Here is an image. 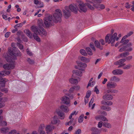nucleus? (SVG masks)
<instances>
[{
	"instance_id": "f257e3e1",
	"label": "nucleus",
	"mask_w": 134,
	"mask_h": 134,
	"mask_svg": "<svg viewBox=\"0 0 134 134\" xmlns=\"http://www.w3.org/2000/svg\"><path fill=\"white\" fill-rule=\"evenodd\" d=\"M100 1L99 0H91V1L88 0L87 1L86 4L88 8L92 10H93L94 8L91 4L99 10L104 9L105 8L104 5L97 3L100 2Z\"/></svg>"
},
{
	"instance_id": "f03ea898",
	"label": "nucleus",
	"mask_w": 134,
	"mask_h": 134,
	"mask_svg": "<svg viewBox=\"0 0 134 134\" xmlns=\"http://www.w3.org/2000/svg\"><path fill=\"white\" fill-rule=\"evenodd\" d=\"M62 16V14L61 10L57 9L56 10V12L53 14L52 18L54 22L57 23L58 22L60 21Z\"/></svg>"
},
{
	"instance_id": "7ed1b4c3",
	"label": "nucleus",
	"mask_w": 134,
	"mask_h": 134,
	"mask_svg": "<svg viewBox=\"0 0 134 134\" xmlns=\"http://www.w3.org/2000/svg\"><path fill=\"white\" fill-rule=\"evenodd\" d=\"M117 35V33H115L113 35H111L109 38L110 34H107L105 37V42H108V43H111V45L113 46V44L115 41Z\"/></svg>"
},
{
	"instance_id": "20e7f679",
	"label": "nucleus",
	"mask_w": 134,
	"mask_h": 134,
	"mask_svg": "<svg viewBox=\"0 0 134 134\" xmlns=\"http://www.w3.org/2000/svg\"><path fill=\"white\" fill-rule=\"evenodd\" d=\"M44 24L45 26L47 27H49L50 25H52L53 20L52 16L49 15L45 17L44 19Z\"/></svg>"
},
{
	"instance_id": "39448f33",
	"label": "nucleus",
	"mask_w": 134,
	"mask_h": 134,
	"mask_svg": "<svg viewBox=\"0 0 134 134\" xmlns=\"http://www.w3.org/2000/svg\"><path fill=\"white\" fill-rule=\"evenodd\" d=\"M65 10H63V12L64 14V15L65 18H68L70 15L71 12L70 10L68 7H65Z\"/></svg>"
},
{
	"instance_id": "423d86ee",
	"label": "nucleus",
	"mask_w": 134,
	"mask_h": 134,
	"mask_svg": "<svg viewBox=\"0 0 134 134\" xmlns=\"http://www.w3.org/2000/svg\"><path fill=\"white\" fill-rule=\"evenodd\" d=\"M51 122L52 124L53 125H59L60 122V121L56 116H54L52 118Z\"/></svg>"
},
{
	"instance_id": "0eeeda50",
	"label": "nucleus",
	"mask_w": 134,
	"mask_h": 134,
	"mask_svg": "<svg viewBox=\"0 0 134 134\" xmlns=\"http://www.w3.org/2000/svg\"><path fill=\"white\" fill-rule=\"evenodd\" d=\"M117 86L116 84L111 81H108L107 85V87L108 89L114 88Z\"/></svg>"
},
{
	"instance_id": "6e6552de",
	"label": "nucleus",
	"mask_w": 134,
	"mask_h": 134,
	"mask_svg": "<svg viewBox=\"0 0 134 134\" xmlns=\"http://www.w3.org/2000/svg\"><path fill=\"white\" fill-rule=\"evenodd\" d=\"M81 78L79 77H77V79H75L73 78H70L69 79V81L70 83L73 84H77L80 81Z\"/></svg>"
},
{
	"instance_id": "1a4fd4ad",
	"label": "nucleus",
	"mask_w": 134,
	"mask_h": 134,
	"mask_svg": "<svg viewBox=\"0 0 134 134\" xmlns=\"http://www.w3.org/2000/svg\"><path fill=\"white\" fill-rule=\"evenodd\" d=\"M61 99L63 103L66 105H69V106L70 105V99L68 97L66 96H64L62 97Z\"/></svg>"
},
{
	"instance_id": "9d476101",
	"label": "nucleus",
	"mask_w": 134,
	"mask_h": 134,
	"mask_svg": "<svg viewBox=\"0 0 134 134\" xmlns=\"http://www.w3.org/2000/svg\"><path fill=\"white\" fill-rule=\"evenodd\" d=\"M10 54L12 55H13L15 57L20 56L21 53L20 51L17 49L15 48V49H13L12 51L10 52Z\"/></svg>"
},
{
	"instance_id": "9b49d317",
	"label": "nucleus",
	"mask_w": 134,
	"mask_h": 134,
	"mask_svg": "<svg viewBox=\"0 0 134 134\" xmlns=\"http://www.w3.org/2000/svg\"><path fill=\"white\" fill-rule=\"evenodd\" d=\"M3 68L5 69L9 70L12 69L14 67V64H4L3 66Z\"/></svg>"
},
{
	"instance_id": "f8f14e48",
	"label": "nucleus",
	"mask_w": 134,
	"mask_h": 134,
	"mask_svg": "<svg viewBox=\"0 0 134 134\" xmlns=\"http://www.w3.org/2000/svg\"><path fill=\"white\" fill-rule=\"evenodd\" d=\"M45 129L46 133L47 134H50V132L52 131L54 129V126L48 125L46 126Z\"/></svg>"
},
{
	"instance_id": "ddd939ff",
	"label": "nucleus",
	"mask_w": 134,
	"mask_h": 134,
	"mask_svg": "<svg viewBox=\"0 0 134 134\" xmlns=\"http://www.w3.org/2000/svg\"><path fill=\"white\" fill-rule=\"evenodd\" d=\"M68 7L69 9H70L72 12L76 14L77 13L78 8L76 5H70Z\"/></svg>"
},
{
	"instance_id": "4468645a",
	"label": "nucleus",
	"mask_w": 134,
	"mask_h": 134,
	"mask_svg": "<svg viewBox=\"0 0 134 134\" xmlns=\"http://www.w3.org/2000/svg\"><path fill=\"white\" fill-rule=\"evenodd\" d=\"M31 29L35 35H38V34L40 28H38L37 26H32L31 27Z\"/></svg>"
},
{
	"instance_id": "2eb2a0df",
	"label": "nucleus",
	"mask_w": 134,
	"mask_h": 134,
	"mask_svg": "<svg viewBox=\"0 0 134 134\" xmlns=\"http://www.w3.org/2000/svg\"><path fill=\"white\" fill-rule=\"evenodd\" d=\"M79 7L81 10L83 12H86L87 9L85 7V5L83 3H81L79 5Z\"/></svg>"
},
{
	"instance_id": "dca6fc26",
	"label": "nucleus",
	"mask_w": 134,
	"mask_h": 134,
	"mask_svg": "<svg viewBox=\"0 0 134 134\" xmlns=\"http://www.w3.org/2000/svg\"><path fill=\"white\" fill-rule=\"evenodd\" d=\"M95 119L99 121H106L107 120L106 118L102 115H98L96 116L95 117Z\"/></svg>"
},
{
	"instance_id": "f3484780",
	"label": "nucleus",
	"mask_w": 134,
	"mask_h": 134,
	"mask_svg": "<svg viewBox=\"0 0 134 134\" xmlns=\"http://www.w3.org/2000/svg\"><path fill=\"white\" fill-rule=\"evenodd\" d=\"M56 112L58 115L59 116L60 118L61 119H64L65 117V114L62 112V111L59 109L56 110Z\"/></svg>"
},
{
	"instance_id": "a211bd4d",
	"label": "nucleus",
	"mask_w": 134,
	"mask_h": 134,
	"mask_svg": "<svg viewBox=\"0 0 134 134\" xmlns=\"http://www.w3.org/2000/svg\"><path fill=\"white\" fill-rule=\"evenodd\" d=\"M112 72L114 75H120L123 73V71L120 69H117L113 70Z\"/></svg>"
},
{
	"instance_id": "6ab92c4d",
	"label": "nucleus",
	"mask_w": 134,
	"mask_h": 134,
	"mask_svg": "<svg viewBox=\"0 0 134 134\" xmlns=\"http://www.w3.org/2000/svg\"><path fill=\"white\" fill-rule=\"evenodd\" d=\"M38 34L41 36H45L47 35V33L43 28H41L40 29Z\"/></svg>"
},
{
	"instance_id": "aec40b11",
	"label": "nucleus",
	"mask_w": 134,
	"mask_h": 134,
	"mask_svg": "<svg viewBox=\"0 0 134 134\" xmlns=\"http://www.w3.org/2000/svg\"><path fill=\"white\" fill-rule=\"evenodd\" d=\"M103 98L104 100H111L113 98V97L111 95L108 94H106L103 96Z\"/></svg>"
},
{
	"instance_id": "412c9836",
	"label": "nucleus",
	"mask_w": 134,
	"mask_h": 134,
	"mask_svg": "<svg viewBox=\"0 0 134 134\" xmlns=\"http://www.w3.org/2000/svg\"><path fill=\"white\" fill-rule=\"evenodd\" d=\"M45 128V125L43 124H41L39 126L37 130L38 132L45 131L44 130Z\"/></svg>"
},
{
	"instance_id": "4be33fe9",
	"label": "nucleus",
	"mask_w": 134,
	"mask_h": 134,
	"mask_svg": "<svg viewBox=\"0 0 134 134\" xmlns=\"http://www.w3.org/2000/svg\"><path fill=\"white\" fill-rule=\"evenodd\" d=\"M126 59H121L115 62L114 64L115 65H120L121 64H123L126 61Z\"/></svg>"
},
{
	"instance_id": "5701e85b",
	"label": "nucleus",
	"mask_w": 134,
	"mask_h": 134,
	"mask_svg": "<svg viewBox=\"0 0 134 134\" xmlns=\"http://www.w3.org/2000/svg\"><path fill=\"white\" fill-rule=\"evenodd\" d=\"M132 44L131 43H129L126 46V51L130 52L132 50V48L131 47L132 46Z\"/></svg>"
},
{
	"instance_id": "b1692460",
	"label": "nucleus",
	"mask_w": 134,
	"mask_h": 134,
	"mask_svg": "<svg viewBox=\"0 0 134 134\" xmlns=\"http://www.w3.org/2000/svg\"><path fill=\"white\" fill-rule=\"evenodd\" d=\"M25 33L26 34V35L30 38H32V36L31 33L29 30L26 29L24 31Z\"/></svg>"
},
{
	"instance_id": "393cba45",
	"label": "nucleus",
	"mask_w": 134,
	"mask_h": 134,
	"mask_svg": "<svg viewBox=\"0 0 134 134\" xmlns=\"http://www.w3.org/2000/svg\"><path fill=\"white\" fill-rule=\"evenodd\" d=\"M60 108L65 112H68L69 111L68 107L64 105H62L60 106Z\"/></svg>"
},
{
	"instance_id": "a878e982",
	"label": "nucleus",
	"mask_w": 134,
	"mask_h": 134,
	"mask_svg": "<svg viewBox=\"0 0 134 134\" xmlns=\"http://www.w3.org/2000/svg\"><path fill=\"white\" fill-rule=\"evenodd\" d=\"M72 72L74 74H75L80 77H81L82 76V72L80 71L75 70H73Z\"/></svg>"
},
{
	"instance_id": "bb28decb",
	"label": "nucleus",
	"mask_w": 134,
	"mask_h": 134,
	"mask_svg": "<svg viewBox=\"0 0 134 134\" xmlns=\"http://www.w3.org/2000/svg\"><path fill=\"white\" fill-rule=\"evenodd\" d=\"M80 59L81 60L85 63H88L90 62V59L84 57H81Z\"/></svg>"
},
{
	"instance_id": "cd10ccee",
	"label": "nucleus",
	"mask_w": 134,
	"mask_h": 134,
	"mask_svg": "<svg viewBox=\"0 0 134 134\" xmlns=\"http://www.w3.org/2000/svg\"><path fill=\"white\" fill-rule=\"evenodd\" d=\"M94 44L96 47L100 49L101 50H102L103 49V47L102 46H100L99 42L98 41H96L94 42Z\"/></svg>"
},
{
	"instance_id": "c85d7f7f",
	"label": "nucleus",
	"mask_w": 134,
	"mask_h": 134,
	"mask_svg": "<svg viewBox=\"0 0 134 134\" xmlns=\"http://www.w3.org/2000/svg\"><path fill=\"white\" fill-rule=\"evenodd\" d=\"M120 80V79L119 78L115 76L111 77L110 79V81L111 82H118Z\"/></svg>"
},
{
	"instance_id": "c756f323",
	"label": "nucleus",
	"mask_w": 134,
	"mask_h": 134,
	"mask_svg": "<svg viewBox=\"0 0 134 134\" xmlns=\"http://www.w3.org/2000/svg\"><path fill=\"white\" fill-rule=\"evenodd\" d=\"M8 80L5 78L1 77L0 78V84H4L3 86H4L6 82L8 81Z\"/></svg>"
},
{
	"instance_id": "7c9ffc66",
	"label": "nucleus",
	"mask_w": 134,
	"mask_h": 134,
	"mask_svg": "<svg viewBox=\"0 0 134 134\" xmlns=\"http://www.w3.org/2000/svg\"><path fill=\"white\" fill-rule=\"evenodd\" d=\"M101 109L107 111H109L111 110V108L109 106H102L100 107Z\"/></svg>"
},
{
	"instance_id": "2f4dec72",
	"label": "nucleus",
	"mask_w": 134,
	"mask_h": 134,
	"mask_svg": "<svg viewBox=\"0 0 134 134\" xmlns=\"http://www.w3.org/2000/svg\"><path fill=\"white\" fill-rule=\"evenodd\" d=\"M38 23L40 29V28H43L42 27H43L44 24L43 23V21L42 19L39 20L38 21Z\"/></svg>"
},
{
	"instance_id": "473e14b6",
	"label": "nucleus",
	"mask_w": 134,
	"mask_h": 134,
	"mask_svg": "<svg viewBox=\"0 0 134 134\" xmlns=\"http://www.w3.org/2000/svg\"><path fill=\"white\" fill-rule=\"evenodd\" d=\"M87 66L86 64L80 62L78 63V66L80 67L86 68L87 67Z\"/></svg>"
},
{
	"instance_id": "72a5a7b5",
	"label": "nucleus",
	"mask_w": 134,
	"mask_h": 134,
	"mask_svg": "<svg viewBox=\"0 0 134 134\" xmlns=\"http://www.w3.org/2000/svg\"><path fill=\"white\" fill-rule=\"evenodd\" d=\"M103 126L108 128H110L111 127V125L107 122H104L103 124Z\"/></svg>"
},
{
	"instance_id": "f704fd0d",
	"label": "nucleus",
	"mask_w": 134,
	"mask_h": 134,
	"mask_svg": "<svg viewBox=\"0 0 134 134\" xmlns=\"http://www.w3.org/2000/svg\"><path fill=\"white\" fill-rule=\"evenodd\" d=\"M129 53L128 52H126L125 53H122L120 55V56L122 58L126 57V56L129 55Z\"/></svg>"
},
{
	"instance_id": "c9c22d12",
	"label": "nucleus",
	"mask_w": 134,
	"mask_h": 134,
	"mask_svg": "<svg viewBox=\"0 0 134 134\" xmlns=\"http://www.w3.org/2000/svg\"><path fill=\"white\" fill-rule=\"evenodd\" d=\"M86 50L89 55H92V52L90 48L88 47L86 48Z\"/></svg>"
},
{
	"instance_id": "e433bc0d",
	"label": "nucleus",
	"mask_w": 134,
	"mask_h": 134,
	"mask_svg": "<svg viewBox=\"0 0 134 134\" xmlns=\"http://www.w3.org/2000/svg\"><path fill=\"white\" fill-rule=\"evenodd\" d=\"M37 35H33V36L37 42H40L41 41V40L40 38Z\"/></svg>"
},
{
	"instance_id": "4c0bfd02",
	"label": "nucleus",
	"mask_w": 134,
	"mask_h": 134,
	"mask_svg": "<svg viewBox=\"0 0 134 134\" xmlns=\"http://www.w3.org/2000/svg\"><path fill=\"white\" fill-rule=\"evenodd\" d=\"M84 115H81L79 117L78 119V122L80 123H81L83 121V119Z\"/></svg>"
},
{
	"instance_id": "58836bf2",
	"label": "nucleus",
	"mask_w": 134,
	"mask_h": 134,
	"mask_svg": "<svg viewBox=\"0 0 134 134\" xmlns=\"http://www.w3.org/2000/svg\"><path fill=\"white\" fill-rule=\"evenodd\" d=\"M122 39H121L120 42V43H122L123 44H126L127 43L129 42V40L128 39L125 40V39H124L122 41Z\"/></svg>"
},
{
	"instance_id": "ea45409f",
	"label": "nucleus",
	"mask_w": 134,
	"mask_h": 134,
	"mask_svg": "<svg viewBox=\"0 0 134 134\" xmlns=\"http://www.w3.org/2000/svg\"><path fill=\"white\" fill-rule=\"evenodd\" d=\"M133 34V32H130L129 33L127 34V35H125L122 38V41L124 39H125L126 38L130 36L131 35H132Z\"/></svg>"
},
{
	"instance_id": "a19ab883",
	"label": "nucleus",
	"mask_w": 134,
	"mask_h": 134,
	"mask_svg": "<svg viewBox=\"0 0 134 134\" xmlns=\"http://www.w3.org/2000/svg\"><path fill=\"white\" fill-rule=\"evenodd\" d=\"M23 25V23H21L19 24H18L14 26V27L15 29H17V27H21Z\"/></svg>"
},
{
	"instance_id": "79ce46f5",
	"label": "nucleus",
	"mask_w": 134,
	"mask_h": 134,
	"mask_svg": "<svg viewBox=\"0 0 134 134\" xmlns=\"http://www.w3.org/2000/svg\"><path fill=\"white\" fill-rule=\"evenodd\" d=\"M7 130V128H2L0 129V131L2 133H5L6 132Z\"/></svg>"
},
{
	"instance_id": "37998d69",
	"label": "nucleus",
	"mask_w": 134,
	"mask_h": 134,
	"mask_svg": "<svg viewBox=\"0 0 134 134\" xmlns=\"http://www.w3.org/2000/svg\"><path fill=\"white\" fill-rule=\"evenodd\" d=\"M78 113V112H76V111L73 112L71 113V114L70 116L69 117V119H71L72 118V116L75 114L76 115Z\"/></svg>"
},
{
	"instance_id": "c03bdc74",
	"label": "nucleus",
	"mask_w": 134,
	"mask_h": 134,
	"mask_svg": "<svg viewBox=\"0 0 134 134\" xmlns=\"http://www.w3.org/2000/svg\"><path fill=\"white\" fill-rule=\"evenodd\" d=\"M80 53L82 55H84V56H86L87 55V54L86 53L85 51L83 49H81L80 51Z\"/></svg>"
},
{
	"instance_id": "a18cd8bd",
	"label": "nucleus",
	"mask_w": 134,
	"mask_h": 134,
	"mask_svg": "<svg viewBox=\"0 0 134 134\" xmlns=\"http://www.w3.org/2000/svg\"><path fill=\"white\" fill-rule=\"evenodd\" d=\"M91 94V92L90 91H88L86 93V94L85 96V98H88L90 97Z\"/></svg>"
},
{
	"instance_id": "49530a36",
	"label": "nucleus",
	"mask_w": 134,
	"mask_h": 134,
	"mask_svg": "<svg viewBox=\"0 0 134 134\" xmlns=\"http://www.w3.org/2000/svg\"><path fill=\"white\" fill-rule=\"evenodd\" d=\"M132 65L131 64H128L126 65L123 67V69H128L132 67Z\"/></svg>"
},
{
	"instance_id": "de8ad7c7",
	"label": "nucleus",
	"mask_w": 134,
	"mask_h": 134,
	"mask_svg": "<svg viewBox=\"0 0 134 134\" xmlns=\"http://www.w3.org/2000/svg\"><path fill=\"white\" fill-rule=\"evenodd\" d=\"M16 44L18 47L20 49H23V46L22 44L18 43H17Z\"/></svg>"
},
{
	"instance_id": "09e8293b",
	"label": "nucleus",
	"mask_w": 134,
	"mask_h": 134,
	"mask_svg": "<svg viewBox=\"0 0 134 134\" xmlns=\"http://www.w3.org/2000/svg\"><path fill=\"white\" fill-rule=\"evenodd\" d=\"M27 61L30 64H33L34 63V60L31 59L30 58H28Z\"/></svg>"
},
{
	"instance_id": "8fccbe9b",
	"label": "nucleus",
	"mask_w": 134,
	"mask_h": 134,
	"mask_svg": "<svg viewBox=\"0 0 134 134\" xmlns=\"http://www.w3.org/2000/svg\"><path fill=\"white\" fill-rule=\"evenodd\" d=\"M90 46L91 47L92 49L94 51H95L96 49L94 46V44L93 43H91L90 44Z\"/></svg>"
},
{
	"instance_id": "3c124183",
	"label": "nucleus",
	"mask_w": 134,
	"mask_h": 134,
	"mask_svg": "<svg viewBox=\"0 0 134 134\" xmlns=\"http://www.w3.org/2000/svg\"><path fill=\"white\" fill-rule=\"evenodd\" d=\"M75 90L74 86L71 88L69 90V92L70 93H72Z\"/></svg>"
},
{
	"instance_id": "603ef678",
	"label": "nucleus",
	"mask_w": 134,
	"mask_h": 134,
	"mask_svg": "<svg viewBox=\"0 0 134 134\" xmlns=\"http://www.w3.org/2000/svg\"><path fill=\"white\" fill-rule=\"evenodd\" d=\"M94 100V99L93 98H92L91 99V101L89 103V107H90L91 106Z\"/></svg>"
},
{
	"instance_id": "864d4df0",
	"label": "nucleus",
	"mask_w": 134,
	"mask_h": 134,
	"mask_svg": "<svg viewBox=\"0 0 134 134\" xmlns=\"http://www.w3.org/2000/svg\"><path fill=\"white\" fill-rule=\"evenodd\" d=\"M125 50H126V47H123L119 50V51L120 52H121L125 51Z\"/></svg>"
},
{
	"instance_id": "5fc2aeb1",
	"label": "nucleus",
	"mask_w": 134,
	"mask_h": 134,
	"mask_svg": "<svg viewBox=\"0 0 134 134\" xmlns=\"http://www.w3.org/2000/svg\"><path fill=\"white\" fill-rule=\"evenodd\" d=\"M103 122L101 121H100L98 122V127L99 128H101L102 125H103Z\"/></svg>"
},
{
	"instance_id": "6e6d98bb",
	"label": "nucleus",
	"mask_w": 134,
	"mask_h": 134,
	"mask_svg": "<svg viewBox=\"0 0 134 134\" xmlns=\"http://www.w3.org/2000/svg\"><path fill=\"white\" fill-rule=\"evenodd\" d=\"M16 132V130H12L9 133V134H15Z\"/></svg>"
},
{
	"instance_id": "4d7b16f0",
	"label": "nucleus",
	"mask_w": 134,
	"mask_h": 134,
	"mask_svg": "<svg viewBox=\"0 0 134 134\" xmlns=\"http://www.w3.org/2000/svg\"><path fill=\"white\" fill-rule=\"evenodd\" d=\"M70 119V120L67 123V125H70L74 120V119L73 118H71Z\"/></svg>"
},
{
	"instance_id": "13d9d810",
	"label": "nucleus",
	"mask_w": 134,
	"mask_h": 134,
	"mask_svg": "<svg viewBox=\"0 0 134 134\" xmlns=\"http://www.w3.org/2000/svg\"><path fill=\"white\" fill-rule=\"evenodd\" d=\"M26 51L28 55H30V56L32 55V53L31 52H30V51H29L28 49H27Z\"/></svg>"
},
{
	"instance_id": "bf43d9fd",
	"label": "nucleus",
	"mask_w": 134,
	"mask_h": 134,
	"mask_svg": "<svg viewBox=\"0 0 134 134\" xmlns=\"http://www.w3.org/2000/svg\"><path fill=\"white\" fill-rule=\"evenodd\" d=\"M5 76L4 71L0 72V77L4 76Z\"/></svg>"
},
{
	"instance_id": "052dcab7",
	"label": "nucleus",
	"mask_w": 134,
	"mask_h": 134,
	"mask_svg": "<svg viewBox=\"0 0 134 134\" xmlns=\"http://www.w3.org/2000/svg\"><path fill=\"white\" fill-rule=\"evenodd\" d=\"M126 5L125 6V7L127 8H129L131 7V5H130L129 4V3H126Z\"/></svg>"
},
{
	"instance_id": "680f3d73",
	"label": "nucleus",
	"mask_w": 134,
	"mask_h": 134,
	"mask_svg": "<svg viewBox=\"0 0 134 134\" xmlns=\"http://www.w3.org/2000/svg\"><path fill=\"white\" fill-rule=\"evenodd\" d=\"M94 91L96 92L97 94H98L99 93V90L97 88V86H96L94 88Z\"/></svg>"
},
{
	"instance_id": "e2e57ef3",
	"label": "nucleus",
	"mask_w": 134,
	"mask_h": 134,
	"mask_svg": "<svg viewBox=\"0 0 134 134\" xmlns=\"http://www.w3.org/2000/svg\"><path fill=\"white\" fill-rule=\"evenodd\" d=\"M39 5L38 6V8H41L43 7L44 5L43 2L40 3Z\"/></svg>"
},
{
	"instance_id": "0e129e2a",
	"label": "nucleus",
	"mask_w": 134,
	"mask_h": 134,
	"mask_svg": "<svg viewBox=\"0 0 134 134\" xmlns=\"http://www.w3.org/2000/svg\"><path fill=\"white\" fill-rule=\"evenodd\" d=\"M81 132V131L80 129H79L75 132V134H79Z\"/></svg>"
},
{
	"instance_id": "69168bd1",
	"label": "nucleus",
	"mask_w": 134,
	"mask_h": 134,
	"mask_svg": "<svg viewBox=\"0 0 134 134\" xmlns=\"http://www.w3.org/2000/svg\"><path fill=\"white\" fill-rule=\"evenodd\" d=\"M75 90L78 91L79 90L80 88V87L79 86H74Z\"/></svg>"
},
{
	"instance_id": "338daca9",
	"label": "nucleus",
	"mask_w": 134,
	"mask_h": 134,
	"mask_svg": "<svg viewBox=\"0 0 134 134\" xmlns=\"http://www.w3.org/2000/svg\"><path fill=\"white\" fill-rule=\"evenodd\" d=\"M132 5L131 6L132 8H131V9L134 12V1L132 2Z\"/></svg>"
},
{
	"instance_id": "774afa93",
	"label": "nucleus",
	"mask_w": 134,
	"mask_h": 134,
	"mask_svg": "<svg viewBox=\"0 0 134 134\" xmlns=\"http://www.w3.org/2000/svg\"><path fill=\"white\" fill-rule=\"evenodd\" d=\"M10 32H7L5 34V37L6 38H8L10 35Z\"/></svg>"
}]
</instances>
